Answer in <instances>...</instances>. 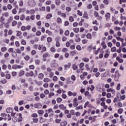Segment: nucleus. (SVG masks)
<instances>
[{
  "instance_id": "obj_33",
  "label": "nucleus",
  "mask_w": 126,
  "mask_h": 126,
  "mask_svg": "<svg viewBox=\"0 0 126 126\" xmlns=\"http://www.w3.org/2000/svg\"><path fill=\"white\" fill-rule=\"evenodd\" d=\"M43 81L44 82H45L46 83H48V82H49V81H50V79L48 78H45L43 79Z\"/></svg>"
},
{
  "instance_id": "obj_40",
  "label": "nucleus",
  "mask_w": 126,
  "mask_h": 126,
  "mask_svg": "<svg viewBox=\"0 0 126 126\" xmlns=\"http://www.w3.org/2000/svg\"><path fill=\"white\" fill-rule=\"evenodd\" d=\"M103 2L106 5H108V4H109V1L108 0H103Z\"/></svg>"
},
{
  "instance_id": "obj_42",
  "label": "nucleus",
  "mask_w": 126,
  "mask_h": 126,
  "mask_svg": "<svg viewBox=\"0 0 126 126\" xmlns=\"http://www.w3.org/2000/svg\"><path fill=\"white\" fill-rule=\"evenodd\" d=\"M17 24V22L16 21H13L12 23V26L14 27Z\"/></svg>"
},
{
  "instance_id": "obj_23",
  "label": "nucleus",
  "mask_w": 126,
  "mask_h": 126,
  "mask_svg": "<svg viewBox=\"0 0 126 126\" xmlns=\"http://www.w3.org/2000/svg\"><path fill=\"white\" fill-rule=\"evenodd\" d=\"M36 83L39 86H41V85H42V84H43V82H42V81H38L36 82Z\"/></svg>"
},
{
  "instance_id": "obj_59",
  "label": "nucleus",
  "mask_w": 126,
  "mask_h": 126,
  "mask_svg": "<svg viewBox=\"0 0 126 126\" xmlns=\"http://www.w3.org/2000/svg\"><path fill=\"white\" fill-rule=\"evenodd\" d=\"M6 50H7V49H6V47H2L1 48V52H5V51H6Z\"/></svg>"
},
{
  "instance_id": "obj_63",
  "label": "nucleus",
  "mask_w": 126,
  "mask_h": 126,
  "mask_svg": "<svg viewBox=\"0 0 126 126\" xmlns=\"http://www.w3.org/2000/svg\"><path fill=\"white\" fill-rule=\"evenodd\" d=\"M10 77H11V76H10V74H7L6 75V79H10Z\"/></svg>"
},
{
  "instance_id": "obj_4",
  "label": "nucleus",
  "mask_w": 126,
  "mask_h": 126,
  "mask_svg": "<svg viewBox=\"0 0 126 126\" xmlns=\"http://www.w3.org/2000/svg\"><path fill=\"white\" fill-rule=\"evenodd\" d=\"M74 107H77L78 106V102H77V98H75L73 101Z\"/></svg>"
},
{
  "instance_id": "obj_45",
  "label": "nucleus",
  "mask_w": 126,
  "mask_h": 126,
  "mask_svg": "<svg viewBox=\"0 0 126 126\" xmlns=\"http://www.w3.org/2000/svg\"><path fill=\"white\" fill-rule=\"evenodd\" d=\"M115 31H120L121 30V28L119 27H116L114 28Z\"/></svg>"
},
{
  "instance_id": "obj_48",
  "label": "nucleus",
  "mask_w": 126,
  "mask_h": 126,
  "mask_svg": "<svg viewBox=\"0 0 126 126\" xmlns=\"http://www.w3.org/2000/svg\"><path fill=\"white\" fill-rule=\"evenodd\" d=\"M77 14L78 15H79L80 16H82L83 14H82V12H81L79 10H77Z\"/></svg>"
},
{
  "instance_id": "obj_1",
  "label": "nucleus",
  "mask_w": 126,
  "mask_h": 126,
  "mask_svg": "<svg viewBox=\"0 0 126 126\" xmlns=\"http://www.w3.org/2000/svg\"><path fill=\"white\" fill-rule=\"evenodd\" d=\"M29 6H35L36 3L34 0H29L28 2Z\"/></svg>"
},
{
  "instance_id": "obj_19",
  "label": "nucleus",
  "mask_w": 126,
  "mask_h": 126,
  "mask_svg": "<svg viewBox=\"0 0 126 126\" xmlns=\"http://www.w3.org/2000/svg\"><path fill=\"white\" fill-rule=\"evenodd\" d=\"M86 37L87 39H91V38H92V35H91V33H88L86 35Z\"/></svg>"
},
{
  "instance_id": "obj_20",
  "label": "nucleus",
  "mask_w": 126,
  "mask_h": 126,
  "mask_svg": "<svg viewBox=\"0 0 126 126\" xmlns=\"http://www.w3.org/2000/svg\"><path fill=\"white\" fill-rule=\"evenodd\" d=\"M111 51L112 53H115V52L117 51V48H116V47H112L111 49Z\"/></svg>"
},
{
  "instance_id": "obj_18",
  "label": "nucleus",
  "mask_w": 126,
  "mask_h": 126,
  "mask_svg": "<svg viewBox=\"0 0 126 126\" xmlns=\"http://www.w3.org/2000/svg\"><path fill=\"white\" fill-rule=\"evenodd\" d=\"M48 43H51L53 41V39L51 37H48L47 38Z\"/></svg>"
},
{
  "instance_id": "obj_55",
  "label": "nucleus",
  "mask_w": 126,
  "mask_h": 126,
  "mask_svg": "<svg viewBox=\"0 0 126 126\" xmlns=\"http://www.w3.org/2000/svg\"><path fill=\"white\" fill-rule=\"evenodd\" d=\"M25 19V15H22L20 17V20H24Z\"/></svg>"
},
{
  "instance_id": "obj_52",
  "label": "nucleus",
  "mask_w": 126,
  "mask_h": 126,
  "mask_svg": "<svg viewBox=\"0 0 126 126\" xmlns=\"http://www.w3.org/2000/svg\"><path fill=\"white\" fill-rule=\"evenodd\" d=\"M13 69H17V64H14L12 66Z\"/></svg>"
},
{
  "instance_id": "obj_38",
  "label": "nucleus",
  "mask_w": 126,
  "mask_h": 126,
  "mask_svg": "<svg viewBox=\"0 0 126 126\" xmlns=\"http://www.w3.org/2000/svg\"><path fill=\"white\" fill-rule=\"evenodd\" d=\"M71 79L73 80V81H75L76 78L75 77V75H73L71 76Z\"/></svg>"
},
{
  "instance_id": "obj_49",
  "label": "nucleus",
  "mask_w": 126,
  "mask_h": 126,
  "mask_svg": "<svg viewBox=\"0 0 126 126\" xmlns=\"http://www.w3.org/2000/svg\"><path fill=\"white\" fill-rule=\"evenodd\" d=\"M64 35L65 36H68V35H69V31L68 30H66L64 32Z\"/></svg>"
},
{
  "instance_id": "obj_41",
  "label": "nucleus",
  "mask_w": 126,
  "mask_h": 126,
  "mask_svg": "<svg viewBox=\"0 0 126 126\" xmlns=\"http://www.w3.org/2000/svg\"><path fill=\"white\" fill-rule=\"evenodd\" d=\"M56 47H61V43H60V41H57L56 43Z\"/></svg>"
},
{
  "instance_id": "obj_60",
  "label": "nucleus",
  "mask_w": 126,
  "mask_h": 126,
  "mask_svg": "<svg viewBox=\"0 0 126 126\" xmlns=\"http://www.w3.org/2000/svg\"><path fill=\"white\" fill-rule=\"evenodd\" d=\"M17 117H14L12 118V121L14 122V123H16L17 122Z\"/></svg>"
},
{
  "instance_id": "obj_37",
  "label": "nucleus",
  "mask_w": 126,
  "mask_h": 126,
  "mask_svg": "<svg viewBox=\"0 0 126 126\" xmlns=\"http://www.w3.org/2000/svg\"><path fill=\"white\" fill-rule=\"evenodd\" d=\"M88 9H91L92 8V4L90 3L87 5Z\"/></svg>"
},
{
  "instance_id": "obj_36",
  "label": "nucleus",
  "mask_w": 126,
  "mask_h": 126,
  "mask_svg": "<svg viewBox=\"0 0 126 126\" xmlns=\"http://www.w3.org/2000/svg\"><path fill=\"white\" fill-rule=\"evenodd\" d=\"M12 12L13 14H16V13H17V10H16V8H14L12 10Z\"/></svg>"
},
{
  "instance_id": "obj_32",
  "label": "nucleus",
  "mask_w": 126,
  "mask_h": 126,
  "mask_svg": "<svg viewBox=\"0 0 126 126\" xmlns=\"http://www.w3.org/2000/svg\"><path fill=\"white\" fill-rule=\"evenodd\" d=\"M12 20H13V17H10L8 19V23H10L11 22V21H12Z\"/></svg>"
},
{
  "instance_id": "obj_7",
  "label": "nucleus",
  "mask_w": 126,
  "mask_h": 126,
  "mask_svg": "<svg viewBox=\"0 0 126 126\" xmlns=\"http://www.w3.org/2000/svg\"><path fill=\"white\" fill-rule=\"evenodd\" d=\"M59 108L61 110H63V111L66 110V106H64L63 104H60L59 105Z\"/></svg>"
},
{
  "instance_id": "obj_8",
  "label": "nucleus",
  "mask_w": 126,
  "mask_h": 126,
  "mask_svg": "<svg viewBox=\"0 0 126 126\" xmlns=\"http://www.w3.org/2000/svg\"><path fill=\"white\" fill-rule=\"evenodd\" d=\"M105 17L107 21H109L110 20V18L111 17V14L110 13H107L105 14Z\"/></svg>"
},
{
  "instance_id": "obj_51",
  "label": "nucleus",
  "mask_w": 126,
  "mask_h": 126,
  "mask_svg": "<svg viewBox=\"0 0 126 126\" xmlns=\"http://www.w3.org/2000/svg\"><path fill=\"white\" fill-rule=\"evenodd\" d=\"M50 50L52 53H55L56 52V48L54 47H51Z\"/></svg>"
},
{
  "instance_id": "obj_29",
  "label": "nucleus",
  "mask_w": 126,
  "mask_h": 126,
  "mask_svg": "<svg viewBox=\"0 0 126 126\" xmlns=\"http://www.w3.org/2000/svg\"><path fill=\"white\" fill-rule=\"evenodd\" d=\"M7 68V66L5 64H3L2 65V69H3V70H6Z\"/></svg>"
},
{
  "instance_id": "obj_30",
  "label": "nucleus",
  "mask_w": 126,
  "mask_h": 126,
  "mask_svg": "<svg viewBox=\"0 0 126 126\" xmlns=\"http://www.w3.org/2000/svg\"><path fill=\"white\" fill-rule=\"evenodd\" d=\"M82 109H83V107H82V106L80 105L78 106V107H76L75 110H82Z\"/></svg>"
},
{
  "instance_id": "obj_22",
  "label": "nucleus",
  "mask_w": 126,
  "mask_h": 126,
  "mask_svg": "<svg viewBox=\"0 0 126 126\" xmlns=\"http://www.w3.org/2000/svg\"><path fill=\"white\" fill-rule=\"evenodd\" d=\"M7 7L9 10H11V9H12V5L10 4H8L7 5Z\"/></svg>"
},
{
  "instance_id": "obj_44",
  "label": "nucleus",
  "mask_w": 126,
  "mask_h": 126,
  "mask_svg": "<svg viewBox=\"0 0 126 126\" xmlns=\"http://www.w3.org/2000/svg\"><path fill=\"white\" fill-rule=\"evenodd\" d=\"M72 68L74 70H76V69H77V68H78V67H77V65L74 64H73Z\"/></svg>"
},
{
  "instance_id": "obj_13",
  "label": "nucleus",
  "mask_w": 126,
  "mask_h": 126,
  "mask_svg": "<svg viewBox=\"0 0 126 126\" xmlns=\"http://www.w3.org/2000/svg\"><path fill=\"white\" fill-rule=\"evenodd\" d=\"M25 73V72L24 71V70H21V71L20 72V73H19V76H20V77L23 76V75H24Z\"/></svg>"
},
{
  "instance_id": "obj_28",
  "label": "nucleus",
  "mask_w": 126,
  "mask_h": 126,
  "mask_svg": "<svg viewBox=\"0 0 126 126\" xmlns=\"http://www.w3.org/2000/svg\"><path fill=\"white\" fill-rule=\"evenodd\" d=\"M83 17H84L85 18H86L87 19H88V15L87 14V12H85L84 14L83 15Z\"/></svg>"
},
{
  "instance_id": "obj_46",
  "label": "nucleus",
  "mask_w": 126,
  "mask_h": 126,
  "mask_svg": "<svg viewBox=\"0 0 126 126\" xmlns=\"http://www.w3.org/2000/svg\"><path fill=\"white\" fill-rule=\"evenodd\" d=\"M46 34H48L49 36H51V35H52V32L48 30L46 31Z\"/></svg>"
},
{
  "instance_id": "obj_34",
  "label": "nucleus",
  "mask_w": 126,
  "mask_h": 126,
  "mask_svg": "<svg viewBox=\"0 0 126 126\" xmlns=\"http://www.w3.org/2000/svg\"><path fill=\"white\" fill-rule=\"evenodd\" d=\"M21 34H22V32H21L18 31L17 32L16 36H17V37H20V36H21Z\"/></svg>"
},
{
  "instance_id": "obj_56",
  "label": "nucleus",
  "mask_w": 126,
  "mask_h": 126,
  "mask_svg": "<svg viewBox=\"0 0 126 126\" xmlns=\"http://www.w3.org/2000/svg\"><path fill=\"white\" fill-rule=\"evenodd\" d=\"M21 44L22 45H26V41L24 39H22Z\"/></svg>"
},
{
  "instance_id": "obj_3",
  "label": "nucleus",
  "mask_w": 126,
  "mask_h": 126,
  "mask_svg": "<svg viewBox=\"0 0 126 126\" xmlns=\"http://www.w3.org/2000/svg\"><path fill=\"white\" fill-rule=\"evenodd\" d=\"M33 75H34V72H33L32 71H30V72H27L26 73V76H27V77L33 76Z\"/></svg>"
},
{
  "instance_id": "obj_61",
  "label": "nucleus",
  "mask_w": 126,
  "mask_h": 126,
  "mask_svg": "<svg viewBox=\"0 0 126 126\" xmlns=\"http://www.w3.org/2000/svg\"><path fill=\"white\" fill-rule=\"evenodd\" d=\"M92 50V46L91 45L89 46L88 48V51H89V52H91Z\"/></svg>"
},
{
  "instance_id": "obj_9",
  "label": "nucleus",
  "mask_w": 126,
  "mask_h": 126,
  "mask_svg": "<svg viewBox=\"0 0 126 126\" xmlns=\"http://www.w3.org/2000/svg\"><path fill=\"white\" fill-rule=\"evenodd\" d=\"M116 60L118 61L119 63H124V60L121 59L119 57L116 58Z\"/></svg>"
},
{
  "instance_id": "obj_62",
  "label": "nucleus",
  "mask_w": 126,
  "mask_h": 126,
  "mask_svg": "<svg viewBox=\"0 0 126 126\" xmlns=\"http://www.w3.org/2000/svg\"><path fill=\"white\" fill-rule=\"evenodd\" d=\"M19 6H23V1H19Z\"/></svg>"
},
{
  "instance_id": "obj_5",
  "label": "nucleus",
  "mask_w": 126,
  "mask_h": 126,
  "mask_svg": "<svg viewBox=\"0 0 126 126\" xmlns=\"http://www.w3.org/2000/svg\"><path fill=\"white\" fill-rule=\"evenodd\" d=\"M13 112V108L11 107H8L6 109V112L7 114H10V113H12Z\"/></svg>"
},
{
  "instance_id": "obj_21",
  "label": "nucleus",
  "mask_w": 126,
  "mask_h": 126,
  "mask_svg": "<svg viewBox=\"0 0 126 126\" xmlns=\"http://www.w3.org/2000/svg\"><path fill=\"white\" fill-rule=\"evenodd\" d=\"M124 111V109L123 108H120L118 110V114H123V112Z\"/></svg>"
},
{
  "instance_id": "obj_26",
  "label": "nucleus",
  "mask_w": 126,
  "mask_h": 126,
  "mask_svg": "<svg viewBox=\"0 0 126 126\" xmlns=\"http://www.w3.org/2000/svg\"><path fill=\"white\" fill-rule=\"evenodd\" d=\"M55 3L56 5H60L61 4V0H56Z\"/></svg>"
},
{
  "instance_id": "obj_31",
  "label": "nucleus",
  "mask_w": 126,
  "mask_h": 126,
  "mask_svg": "<svg viewBox=\"0 0 126 126\" xmlns=\"http://www.w3.org/2000/svg\"><path fill=\"white\" fill-rule=\"evenodd\" d=\"M69 21H70V22H73V21H74V19L73 18V17L70 16L69 18Z\"/></svg>"
},
{
  "instance_id": "obj_15",
  "label": "nucleus",
  "mask_w": 126,
  "mask_h": 126,
  "mask_svg": "<svg viewBox=\"0 0 126 126\" xmlns=\"http://www.w3.org/2000/svg\"><path fill=\"white\" fill-rule=\"evenodd\" d=\"M80 68L82 70H83L84 68H83V66H84V63H81L79 64Z\"/></svg>"
},
{
  "instance_id": "obj_6",
  "label": "nucleus",
  "mask_w": 126,
  "mask_h": 126,
  "mask_svg": "<svg viewBox=\"0 0 126 126\" xmlns=\"http://www.w3.org/2000/svg\"><path fill=\"white\" fill-rule=\"evenodd\" d=\"M71 64L70 63H68L67 64H65L64 65L65 70H67V69H69L70 68Z\"/></svg>"
},
{
  "instance_id": "obj_24",
  "label": "nucleus",
  "mask_w": 126,
  "mask_h": 126,
  "mask_svg": "<svg viewBox=\"0 0 126 126\" xmlns=\"http://www.w3.org/2000/svg\"><path fill=\"white\" fill-rule=\"evenodd\" d=\"M9 15V14L8 13V12H5L3 14H2V16H5V17H8Z\"/></svg>"
},
{
  "instance_id": "obj_64",
  "label": "nucleus",
  "mask_w": 126,
  "mask_h": 126,
  "mask_svg": "<svg viewBox=\"0 0 126 126\" xmlns=\"http://www.w3.org/2000/svg\"><path fill=\"white\" fill-rule=\"evenodd\" d=\"M41 69H42V70H45V69H46V65H41Z\"/></svg>"
},
{
  "instance_id": "obj_16",
  "label": "nucleus",
  "mask_w": 126,
  "mask_h": 126,
  "mask_svg": "<svg viewBox=\"0 0 126 126\" xmlns=\"http://www.w3.org/2000/svg\"><path fill=\"white\" fill-rule=\"evenodd\" d=\"M82 61L85 62V63H88V62H89V59L87 58H82Z\"/></svg>"
},
{
  "instance_id": "obj_11",
  "label": "nucleus",
  "mask_w": 126,
  "mask_h": 126,
  "mask_svg": "<svg viewBox=\"0 0 126 126\" xmlns=\"http://www.w3.org/2000/svg\"><path fill=\"white\" fill-rule=\"evenodd\" d=\"M44 78V74L40 73V74H39L38 75V79L40 80H42Z\"/></svg>"
},
{
  "instance_id": "obj_47",
  "label": "nucleus",
  "mask_w": 126,
  "mask_h": 126,
  "mask_svg": "<svg viewBox=\"0 0 126 126\" xmlns=\"http://www.w3.org/2000/svg\"><path fill=\"white\" fill-rule=\"evenodd\" d=\"M40 97L42 99H44L45 98V97H46V95H45V94L42 93L40 94Z\"/></svg>"
},
{
  "instance_id": "obj_12",
  "label": "nucleus",
  "mask_w": 126,
  "mask_h": 126,
  "mask_svg": "<svg viewBox=\"0 0 126 126\" xmlns=\"http://www.w3.org/2000/svg\"><path fill=\"white\" fill-rule=\"evenodd\" d=\"M73 31L75 33H78L79 32V28H74L73 29Z\"/></svg>"
},
{
  "instance_id": "obj_50",
  "label": "nucleus",
  "mask_w": 126,
  "mask_h": 126,
  "mask_svg": "<svg viewBox=\"0 0 126 126\" xmlns=\"http://www.w3.org/2000/svg\"><path fill=\"white\" fill-rule=\"evenodd\" d=\"M66 10L68 12H69V11H71V7H67L66 8Z\"/></svg>"
},
{
  "instance_id": "obj_10",
  "label": "nucleus",
  "mask_w": 126,
  "mask_h": 126,
  "mask_svg": "<svg viewBox=\"0 0 126 126\" xmlns=\"http://www.w3.org/2000/svg\"><path fill=\"white\" fill-rule=\"evenodd\" d=\"M35 64L36 65H39L41 63V61L39 59H35L34 60Z\"/></svg>"
},
{
  "instance_id": "obj_17",
  "label": "nucleus",
  "mask_w": 126,
  "mask_h": 126,
  "mask_svg": "<svg viewBox=\"0 0 126 126\" xmlns=\"http://www.w3.org/2000/svg\"><path fill=\"white\" fill-rule=\"evenodd\" d=\"M67 125V122L66 121H63L61 123V126H65Z\"/></svg>"
},
{
  "instance_id": "obj_25",
  "label": "nucleus",
  "mask_w": 126,
  "mask_h": 126,
  "mask_svg": "<svg viewBox=\"0 0 126 126\" xmlns=\"http://www.w3.org/2000/svg\"><path fill=\"white\" fill-rule=\"evenodd\" d=\"M62 18H57V23L58 24H62Z\"/></svg>"
},
{
  "instance_id": "obj_54",
  "label": "nucleus",
  "mask_w": 126,
  "mask_h": 126,
  "mask_svg": "<svg viewBox=\"0 0 126 126\" xmlns=\"http://www.w3.org/2000/svg\"><path fill=\"white\" fill-rule=\"evenodd\" d=\"M25 61H29L30 60V57L29 56H27L24 57Z\"/></svg>"
},
{
  "instance_id": "obj_58",
  "label": "nucleus",
  "mask_w": 126,
  "mask_h": 126,
  "mask_svg": "<svg viewBox=\"0 0 126 126\" xmlns=\"http://www.w3.org/2000/svg\"><path fill=\"white\" fill-rule=\"evenodd\" d=\"M43 87H44V88H48V87H49V84L45 83L44 84H43Z\"/></svg>"
},
{
  "instance_id": "obj_57",
  "label": "nucleus",
  "mask_w": 126,
  "mask_h": 126,
  "mask_svg": "<svg viewBox=\"0 0 126 126\" xmlns=\"http://www.w3.org/2000/svg\"><path fill=\"white\" fill-rule=\"evenodd\" d=\"M94 16H95V17H98L99 16V13H98V12H97V11H94Z\"/></svg>"
},
{
  "instance_id": "obj_35",
  "label": "nucleus",
  "mask_w": 126,
  "mask_h": 126,
  "mask_svg": "<svg viewBox=\"0 0 126 126\" xmlns=\"http://www.w3.org/2000/svg\"><path fill=\"white\" fill-rule=\"evenodd\" d=\"M37 113L39 115H43L44 114V110H38Z\"/></svg>"
},
{
  "instance_id": "obj_53",
  "label": "nucleus",
  "mask_w": 126,
  "mask_h": 126,
  "mask_svg": "<svg viewBox=\"0 0 126 126\" xmlns=\"http://www.w3.org/2000/svg\"><path fill=\"white\" fill-rule=\"evenodd\" d=\"M48 56H49V53L46 52L43 54V58H47Z\"/></svg>"
},
{
  "instance_id": "obj_39",
  "label": "nucleus",
  "mask_w": 126,
  "mask_h": 126,
  "mask_svg": "<svg viewBox=\"0 0 126 126\" xmlns=\"http://www.w3.org/2000/svg\"><path fill=\"white\" fill-rule=\"evenodd\" d=\"M99 7L100 9H103V8H105V5L103 3H101L99 5Z\"/></svg>"
},
{
  "instance_id": "obj_43",
  "label": "nucleus",
  "mask_w": 126,
  "mask_h": 126,
  "mask_svg": "<svg viewBox=\"0 0 126 126\" xmlns=\"http://www.w3.org/2000/svg\"><path fill=\"white\" fill-rule=\"evenodd\" d=\"M63 101V99L61 97H58L57 98V103H60V102H62Z\"/></svg>"
},
{
  "instance_id": "obj_2",
  "label": "nucleus",
  "mask_w": 126,
  "mask_h": 126,
  "mask_svg": "<svg viewBox=\"0 0 126 126\" xmlns=\"http://www.w3.org/2000/svg\"><path fill=\"white\" fill-rule=\"evenodd\" d=\"M34 108L36 109H41V108H42V103L40 102L35 103Z\"/></svg>"
},
{
  "instance_id": "obj_14",
  "label": "nucleus",
  "mask_w": 126,
  "mask_h": 126,
  "mask_svg": "<svg viewBox=\"0 0 126 126\" xmlns=\"http://www.w3.org/2000/svg\"><path fill=\"white\" fill-rule=\"evenodd\" d=\"M52 17H53V15H52V14H48L46 15L47 19H51V18H52Z\"/></svg>"
},
{
  "instance_id": "obj_27",
  "label": "nucleus",
  "mask_w": 126,
  "mask_h": 126,
  "mask_svg": "<svg viewBox=\"0 0 126 126\" xmlns=\"http://www.w3.org/2000/svg\"><path fill=\"white\" fill-rule=\"evenodd\" d=\"M34 13H35V10L31 9V10H30V15H32V14H34Z\"/></svg>"
}]
</instances>
